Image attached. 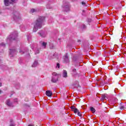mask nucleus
<instances>
[{
    "mask_svg": "<svg viewBox=\"0 0 126 126\" xmlns=\"http://www.w3.org/2000/svg\"><path fill=\"white\" fill-rule=\"evenodd\" d=\"M91 111H92V112H93V113H94L95 112V109L93 107H91Z\"/></svg>",
    "mask_w": 126,
    "mask_h": 126,
    "instance_id": "23",
    "label": "nucleus"
},
{
    "mask_svg": "<svg viewBox=\"0 0 126 126\" xmlns=\"http://www.w3.org/2000/svg\"><path fill=\"white\" fill-rule=\"evenodd\" d=\"M107 94H103L101 95L102 100H106L107 99Z\"/></svg>",
    "mask_w": 126,
    "mask_h": 126,
    "instance_id": "17",
    "label": "nucleus"
},
{
    "mask_svg": "<svg viewBox=\"0 0 126 126\" xmlns=\"http://www.w3.org/2000/svg\"><path fill=\"white\" fill-rule=\"evenodd\" d=\"M35 11H36V10L35 9H32L31 10V12L32 13H34V12H35Z\"/></svg>",
    "mask_w": 126,
    "mask_h": 126,
    "instance_id": "24",
    "label": "nucleus"
},
{
    "mask_svg": "<svg viewBox=\"0 0 126 126\" xmlns=\"http://www.w3.org/2000/svg\"><path fill=\"white\" fill-rule=\"evenodd\" d=\"M1 94V90H0V94Z\"/></svg>",
    "mask_w": 126,
    "mask_h": 126,
    "instance_id": "39",
    "label": "nucleus"
},
{
    "mask_svg": "<svg viewBox=\"0 0 126 126\" xmlns=\"http://www.w3.org/2000/svg\"><path fill=\"white\" fill-rule=\"evenodd\" d=\"M46 95L48 96V97H51L52 95H53V93H52V92L50 91H47L46 92Z\"/></svg>",
    "mask_w": 126,
    "mask_h": 126,
    "instance_id": "11",
    "label": "nucleus"
},
{
    "mask_svg": "<svg viewBox=\"0 0 126 126\" xmlns=\"http://www.w3.org/2000/svg\"><path fill=\"white\" fill-rule=\"evenodd\" d=\"M125 108V107H124V106H121V107H120V109L121 110H123V109H124Z\"/></svg>",
    "mask_w": 126,
    "mask_h": 126,
    "instance_id": "30",
    "label": "nucleus"
},
{
    "mask_svg": "<svg viewBox=\"0 0 126 126\" xmlns=\"http://www.w3.org/2000/svg\"><path fill=\"white\" fill-rule=\"evenodd\" d=\"M6 105L8 107H11L12 106V102L10 101V99H7L6 101Z\"/></svg>",
    "mask_w": 126,
    "mask_h": 126,
    "instance_id": "9",
    "label": "nucleus"
},
{
    "mask_svg": "<svg viewBox=\"0 0 126 126\" xmlns=\"http://www.w3.org/2000/svg\"><path fill=\"white\" fill-rule=\"evenodd\" d=\"M38 34L41 37H45L46 36H47V33L42 31H39Z\"/></svg>",
    "mask_w": 126,
    "mask_h": 126,
    "instance_id": "6",
    "label": "nucleus"
},
{
    "mask_svg": "<svg viewBox=\"0 0 126 126\" xmlns=\"http://www.w3.org/2000/svg\"><path fill=\"white\" fill-rule=\"evenodd\" d=\"M52 78L51 79L52 82L56 83L59 81V78L60 77V74H58L57 72H53L52 73Z\"/></svg>",
    "mask_w": 126,
    "mask_h": 126,
    "instance_id": "2",
    "label": "nucleus"
},
{
    "mask_svg": "<svg viewBox=\"0 0 126 126\" xmlns=\"http://www.w3.org/2000/svg\"><path fill=\"white\" fill-rule=\"evenodd\" d=\"M10 123L9 126H15V123L13 122V120L11 119L10 120Z\"/></svg>",
    "mask_w": 126,
    "mask_h": 126,
    "instance_id": "16",
    "label": "nucleus"
},
{
    "mask_svg": "<svg viewBox=\"0 0 126 126\" xmlns=\"http://www.w3.org/2000/svg\"><path fill=\"white\" fill-rule=\"evenodd\" d=\"M0 47H5V44L3 43H1L0 44Z\"/></svg>",
    "mask_w": 126,
    "mask_h": 126,
    "instance_id": "22",
    "label": "nucleus"
},
{
    "mask_svg": "<svg viewBox=\"0 0 126 126\" xmlns=\"http://www.w3.org/2000/svg\"><path fill=\"white\" fill-rule=\"evenodd\" d=\"M83 28H86V26H85V25H83Z\"/></svg>",
    "mask_w": 126,
    "mask_h": 126,
    "instance_id": "31",
    "label": "nucleus"
},
{
    "mask_svg": "<svg viewBox=\"0 0 126 126\" xmlns=\"http://www.w3.org/2000/svg\"><path fill=\"white\" fill-rule=\"evenodd\" d=\"M19 53H20V54H21V55H23V54H24V53H25V52H24V50L21 49L20 50Z\"/></svg>",
    "mask_w": 126,
    "mask_h": 126,
    "instance_id": "21",
    "label": "nucleus"
},
{
    "mask_svg": "<svg viewBox=\"0 0 126 126\" xmlns=\"http://www.w3.org/2000/svg\"><path fill=\"white\" fill-rule=\"evenodd\" d=\"M39 53L40 50L38 48H36L34 52L35 55H37V54H39Z\"/></svg>",
    "mask_w": 126,
    "mask_h": 126,
    "instance_id": "18",
    "label": "nucleus"
},
{
    "mask_svg": "<svg viewBox=\"0 0 126 126\" xmlns=\"http://www.w3.org/2000/svg\"><path fill=\"white\" fill-rule=\"evenodd\" d=\"M91 21H92V20L91 19H88V22H91Z\"/></svg>",
    "mask_w": 126,
    "mask_h": 126,
    "instance_id": "28",
    "label": "nucleus"
},
{
    "mask_svg": "<svg viewBox=\"0 0 126 126\" xmlns=\"http://www.w3.org/2000/svg\"><path fill=\"white\" fill-rule=\"evenodd\" d=\"M10 54V57H13L15 55H16L17 54V52L16 51V50L15 49H10L9 51Z\"/></svg>",
    "mask_w": 126,
    "mask_h": 126,
    "instance_id": "4",
    "label": "nucleus"
},
{
    "mask_svg": "<svg viewBox=\"0 0 126 126\" xmlns=\"http://www.w3.org/2000/svg\"><path fill=\"white\" fill-rule=\"evenodd\" d=\"M15 102H17V99H15Z\"/></svg>",
    "mask_w": 126,
    "mask_h": 126,
    "instance_id": "37",
    "label": "nucleus"
},
{
    "mask_svg": "<svg viewBox=\"0 0 126 126\" xmlns=\"http://www.w3.org/2000/svg\"><path fill=\"white\" fill-rule=\"evenodd\" d=\"M80 42H81V40L80 39L78 40V43H80Z\"/></svg>",
    "mask_w": 126,
    "mask_h": 126,
    "instance_id": "32",
    "label": "nucleus"
},
{
    "mask_svg": "<svg viewBox=\"0 0 126 126\" xmlns=\"http://www.w3.org/2000/svg\"><path fill=\"white\" fill-rule=\"evenodd\" d=\"M64 62L65 63H69V59H68V55L67 54H66L64 56Z\"/></svg>",
    "mask_w": 126,
    "mask_h": 126,
    "instance_id": "8",
    "label": "nucleus"
},
{
    "mask_svg": "<svg viewBox=\"0 0 126 126\" xmlns=\"http://www.w3.org/2000/svg\"><path fill=\"white\" fill-rule=\"evenodd\" d=\"M72 71L73 72H75V71H76V69L74 68V69H73Z\"/></svg>",
    "mask_w": 126,
    "mask_h": 126,
    "instance_id": "29",
    "label": "nucleus"
},
{
    "mask_svg": "<svg viewBox=\"0 0 126 126\" xmlns=\"http://www.w3.org/2000/svg\"><path fill=\"white\" fill-rule=\"evenodd\" d=\"M45 20V17H39L36 21L32 23L33 25V32H37L38 29L42 28V24Z\"/></svg>",
    "mask_w": 126,
    "mask_h": 126,
    "instance_id": "1",
    "label": "nucleus"
},
{
    "mask_svg": "<svg viewBox=\"0 0 126 126\" xmlns=\"http://www.w3.org/2000/svg\"><path fill=\"white\" fill-rule=\"evenodd\" d=\"M38 64H39V63H38V61L35 60L32 64V67H36V66H37Z\"/></svg>",
    "mask_w": 126,
    "mask_h": 126,
    "instance_id": "12",
    "label": "nucleus"
},
{
    "mask_svg": "<svg viewBox=\"0 0 126 126\" xmlns=\"http://www.w3.org/2000/svg\"><path fill=\"white\" fill-rule=\"evenodd\" d=\"M40 43L41 44V46L44 48V49H46L47 48V42H40Z\"/></svg>",
    "mask_w": 126,
    "mask_h": 126,
    "instance_id": "14",
    "label": "nucleus"
},
{
    "mask_svg": "<svg viewBox=\"0 0 126 126\" xmlns=\"http://www.w3.org/2000/svg\"><path fill=\"white\" fill-rule=\"evenodd\" d=\"M78 113V116H79V117H82V115L81 114V113H80V112L79 111H78L77 112Z\"/></svg>",
    "mask_w": 126,
    "mask_h": 126,
    "instance_id": "26",
    "label": "nucleus"
},
{
    "mask_svg": "<svg viewBox=\"0 0 126 126\" xmlns=\"http://www.w3.org/2000/svg\"><path fill=\"white\" fill-rule=\"evenodd\" d=\"M31 48H32V49H33V46H31Z\"/></svg>",
    "mask_w": 126,
    "mask_h": 126,
    "instance_id": "40",
    "label": "nucleus"
},
{
    "mask_svg": "<svg viewBox=\"0 0 126 126\" xmlns=\"http://www.w3.org/2000/svg\"><path fill=\"white\" fill-rule=\"evenodd\" d=\"M83 12H85V11H84V10H83Z\"/></svg>",
    "mask_w": 126,
    "mask_h": 126,
    "instance_id": "41",
    "label": "nucleus"
},
{
    "mask_svg": "<svg viewBox=\"0 0 126 126\" xmlns=\"http://www.w3.org/2000/svg\"><path fill=\"white\" fill-rule=\"evenodd\" d=\"M82 5H83L84 6H86V2H84V1H82Z\"/></svg>",
    "mask_w": 126,
    "mask_h": 126,
    "instance_id": "25",
    "label": "nucleus"
},
{
    "mask_svg": "<svg viewBox=\"0 0 126 126\" xmlns=\"http://www.w3.org/2000/svg\"><path fill=\"white\" fill-rule=\"evenodd\" d=\"M47 8H48V9H51V8H52V7H48V6L47 7Z\"/></svg>",
    "mask_w": 126,
    "mask_h": 126,
    "instance_id": "34",
    "label": "nucleus"
},
{
    "mask_svg": "<svg viewBox=\"0 0 126 126\" xmlns=\"http://www.w3.org/2000/svg\"><path fill=\"white\" fill-rule=\"evenodd\" d=\"M64 11L66 12L69 11V3L68 2H66V5H64Z\"/></svg>",
    "mask_w": 126,
    "mask_h": 126,
    "instance_id": "5",
    "label": "nucleus"
},
{
    "mask_svg": "<svg viewBox=\"0 0 126 126\" xmlns=\"http://www.w3.org/2000/svg\"><path fill=\"white\" fill-rule=\"evenodd\" d=\"M23 26H22V25L20 26L21 28H22Z\"/></svg>",
    "mask_w": 126,
    "mask_h": 126,
    "instance_id": "38",
    "label": "nucleus"
},
{
    "mask_svg": "<svg viewBox=\"0 0 126 126\" xmlns=\"http://www.w3.org/2000/svg\"><path fill=\"white\" fill-rule=\"evenodd\" d=\"M18 33L17 32H15L11 33L10 36L8 37L7 40H10V41H12V40H15L17 38Z\"/></svg>",
    "mask_w": 126,
    "mask_h": 126,
    "instance_id": "3",
    "label": "nucleus"
},
{
    "mask_svg": "<svg viewBox=\"0 0 126 126\" xmlns=\"http://www.w3.org/2000/svg\"><path fill=\"white\" fill-rule=\"evenodd\" d=\"M1 85H2V83H1V82H0V87H1Z\"/></svg>",
    "mask_w": 126,
    "mask_h": 126,
    "instance_id": "33",
    "label": "nucleus"
},
{
    "mask_svg": "<svg viewBox=\"0 0 126 126\" xmlns=\"http://www.w3.org/2000/svg\"><path fill=\"white\" fill-rule=\"evenodd\" d=\"M60 63H57L56 67H58V68H60Z\"/></svg>",
    "mask_w": 126,
    "mask_h": 126,
    "instance_id": "27",
    "label": "nucleus"
},
{
    "mask_svg": "<svg viewBox=\"0 0 126 126\" xmlns=\"http://www.w3.org/2000/svg\"><path fill=\"white\" fill-rule=\"evenodd\" d=\"M49 47H50V49H53L55 48V47L54 46V44H53L52 43L50 44Z\"/></svg>",
    "mask_w": 126,
    "mask_h": 126,
    "instance_id": "19",
    "label": "nucleus"
},
{
    "mask_svg": "<svg viewBox=\"0 0 126 126\" xmlns=\"http://www.w3.org/2000/svg\"><path fill=\"white\" fill-rule=\"evenodd\" d=\"M4 3L5 6H8L10 3L9 0H4Z\"/></svg>",
    "mask_w": 126,
    "mask_h": 126,
    "instance_id": "15",
    "label": "nucleus"
},
{
    "mask_svg": "<svg viewBox=\"0 0 126 126\" xmlns=\"http://www.w3.org/2000/svg\"><path fill=\"white\" fill-rule=\"evenodd\" d=\"M28 52H29V50H27L26 51V53L27 54V53H28Z\"/></svg>",
    "mask_w": 126,
    "mask_h": 126,
    "instance_id": "36",
    "label": "nucleus"
},
{
    "mask_svg": "<svg viewBox=\"0 0 126 126\" xmlns=\"http://www.w3.org/2000/svg\"><path fill=\"white\" fill-rule=\"evenodd\" d=\"M71 109L72 110V111H73V112H74L75 114H76V113H77L79 111L78 109L75 108V107L74 106H71Z\"/></svg>",
    "mask_w": 126,
    "mask_h": 126,
    "instance_id": "10",
    "label": "nucleus"
},
{
    "mask_svg": "<svg viewBox=\"0 0 126 126\" xmlns=\"http://www.w3.org/2000/svg\"><path fill=\"white\" fill-rule=\"evenodd\" d=\"M63 77H64V78L67 77V72H66V70H65L63 71Z\"/></svg>",
    "mask_w": 126,
    "mask_h": 126,
    "instance_id": "13",
    "label": "nucleus"
},
{
    "mask_svg": "<svg viewBox=\"0 0 126 126\" xmlns=\"http://www.w3.org/2000/svg\"><path fill=\"white\" fill-rule=\"evenodd\" d=\"M11 1H12L13 2H14V1H15V0H11Z\"/></svg>",
    "mask_w": 126,
    "mask_h": 126,
    "instance_id": "35",
    "label": "nucleus"
},
{
    "mask_svg": "<svg viewBox=\"0 0 126 126\" xmlns=\"http://www.w3.org/2000/svg\"><path fill=\"white\" fill-rule=\"evenodd\" d=\"M48 59L49 60H52V59H54V55H50L48 56Z\"/></svg>",
    "mask_w": 126,
    "mask_h": 126,
    "instance_id": "20",
    "label": "nucleus"
},
{
    "mask_svg": "<svg viewBox=\"0 0 126 126\" xmlns=\"http://www.w3.org/2000/svg\"><path fill=\"white\" fill-rule=\"evenodd\" d=\"M14 20H17L18 19H21V17L20 16V15L18 13H17L14 16Z\"/></svg>",
    "mask_w": 126,
    "mask_h": 126,
    "instance_id": "7",
    "label": "nucleus"
}]
</instances>
